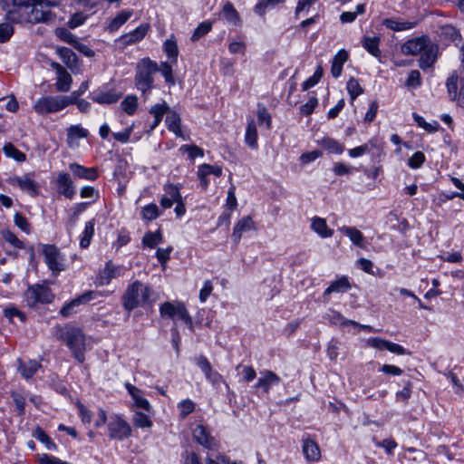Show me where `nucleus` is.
<instances>
[{"label": "nucleus", "mask_w": 464, "mask_h": 464, "mask_svg": "<svg viewBox=\"0 0 464 464\" xmlns=\"http://www.w3.org/2000/svg\"><path fill=\"white\" fill-rule=\"evenodd\" d=\"M425 161V156L421 151H416L409 160L408 165L411 169L420 168Z\"/></svg>", "instance_id": "obj_63"}, {"label": "nucleus", "mask_w": 464, "mask_h": 464, "mask_svg": "<svg viewBox=\"0 0 464 464\" xmlns=\"http://www.w3.org/2000/svg\"><path fill=\"white\" fill-rule=\"evenodd\" d=\"M212 28V23L209 21H204L194 30L192 35H191V41L197 42L201 37L206 35L208 33L211 31Z\"/></svg>", "instance_id": "obj_46"}, {"label": "nucleus", "mask_w": 464, "mask_h": 464, "mask_svg": "<svg viewBox=\"0 0 464 464\" xmlns=\"http://www.w3.org/2000/svg\"><path fill=\"white\" fill-rule=\"evenodd\" d=\"M383 24L387 28L397 32L411 29L415 26V23L395 19H385Z\"/></svg>", "instance_id": "obj_40"}, {"label": "nucleus", "mask_w": 464, "mask_h": 464, "mask_svg": "<svg viewBox=\"0 0 464 464\" xmlns=\"http://www.w3.org/2000/svg\"><path fill=\"white\" fill-rule=\"evenodd\" d=\"M162 74V76L165 78V81L168 83L174 84L175 81L173 78V71L170 64H169L166 62H163L160 63V66L159 67V71Z\"/></svg>", "instance_id": "obj_60"}, {"label": "nucleus", "mask_w": 464, "mask_h": 464, "mask_svg": "<svg viewBox=\"0 0 464 464\" xmlns=\"http://www.w3.org/2000/svg\"><path fill=\"white\" fill-rule=\"evenodd\" d=\"M34 0H11V7L5 17L11 23L23 24V20L30 10Z\"/></svg>", "instance_id": "obj_10"}, {"label": "nucleus", "mask_w": 464, "mask_h": 464, "mask_svg": "<svg viewBox=\"0 0 464 464\" xmlns=\"http://www.w3.org/2000/svg\"><path fill=\"white\" fill-rule=\"evenodd\" d=\"M89 132L80 125H72L67 130V143L70 148L78 147V140L86 138Z\"/></svg>", "instance_id": "obj_21"}, {"label": "nucleus", "mask_w": 464, "mask_h": 464, "mask_svg": "<svg viewBox=\"0 0 464 464\" xmlns=\"http://www.w3.org/2000/svg\"><path fill=\"white\" fill-rule=\"evenodd\" d=\"M213 174L217 177L221 176L222 168L217 165L202 164L198 167V176H208Z\"/></svg>", "instance_id": "obj_49"}, {"label": "nucleus", "mask_w": 464, "mask_h": 464, "mask_svg": "<svg viewBox=\"0 0 464 464\" xmlns=\"http://www.w3.org/2000/svg\"><path fill=\"white\" fill-rule=\"evenodd\" d=\"M311 229L323 238L331 237L334 234L326 223V220L323 218L314 217L311 220Z\"/></svg>", "instance_id": "obj_24"}, {"label": "nucleus", "mask_w": 464, "mask_h": 464, "mask_svg": "<svg viewBox=\"0 0 464 464\" xmlns=\"http://www.w3.org/2000/svg\"><path fill=\"white\" fill-rule=\"evenodd\" d=\"M412 116H413L415 122L418 124V126L424 129L428 132L433 133V132L438 131V130L440 128V124L437 121L429 123L424 120L423 117L420 116L417 113H413Z\"/></svg>", "instance_id": "obj_47"}, {"label": "nucleus", "mask_w": 464, "mask_h": 464, "mask_svg": "<svg viewBox=\"0 0 464 464\" xmlns=\"http://www.w3.org/2000/svg\"><path fill=\"white\" fill-rule=\"evenodd\" d=\"M57 185L60 189V193L68 198H72L75 193L74 187L71 177L68 173H59L57 177Z\"/></svg>", "instance_id": "obj_23"}, {"label": "nucleus", "mask_w": 464, "mask_h": 464, "mask_svg": "<svg viewBox=\"0 0 464 464\" xmlns=\"http://www.w3.org/2000/svg\"><path fill=\"white\" fill-rule=\"evenodd\" d=\"M14 34V27L10 23L0 24V43L9 41Z\"/></svg>", "instance_id": "obj_61"}, {"label": "nucleus", "mask_w": 464, "mask_h": 464, "mask_svg": "<svg viewBox=\"0 0 464 464\" xmlns=\"http://www.w3.org/2000/svg\"><path fill=\"white\" fill-rule=\"evenodd\" d=\"M254 222L250 217H244L236 224L232 238L236 244H238L244 232L254 228Z\"/></svg>", "instance_id": "obj_22"}, {"label": "nucleus", "mask_w": 464, "mask_h": 464, "mask_svg": "<svg viewBox=\"0 0 464 464\" xmlns=\"http://www.w3.org/2000/svg\"><path fill=\"white\" fill-rule=\"evenodd\" d=\"M96 295H97V293H95L93 291H88V292L82 294V295L78 296L77 298L72 300L70 303L65 304L62 307L60 314L63 317H68L75 312L74 308L76 306H79L82 304H85V303L91 301Z\"/></svg>", "instance_id": "obj_14"}, {"label": "nucleus", "mask_w": 464, "mask_h": 464, "mask_svg": "<svg viewBox=\"0 0 464 464\" xmlns=\"http://www.w3.org/2000/svg\"><path fill=\"white\" fill-rule=\"evenodd\" d=\"M132 15V11L122 10L121 11L110 23L109 30L115 31L124 24L129 18Z\"/></svg>", "instance_id": "obj_43"}, {"label": "nucleus", "mask_w": 464, "mask_h": 464, "mask_svg": "<svg viewBox=\"0 0 464 464\" xmlns=\"http://www.w3.org/2000/svg\"><path fill=\"white\" fill-rule=\"evenodd\" d=\"M34 173H26L22 177L14 176L7 179L12 186H17L21 190L26 192L32 197H35L39 193V185L33 179Z\"/></svg>", "instance_id": "obj_11"}, {"label": "nucleus", "mask_w": 464, "mask_h": 464, "mask_svg": "<svg viewBox=\"0 0 464 464\" xmlns=\"http://www.w3.org/2000/svg\"><path fill=\"white\" fill-rule=\"evenodd\" d=\"M74 102L75 98L68 96H44L35 102L34 110L37 114L46 115L60 111Z\"/></svg>", "instance_id": "obj_5"}, {"label": "nucleus", "mask_w": 464, "mask_h": 464, "mask_svg": "<svg viewBox=\"0 0 464 464\" xmlns=\"http://www.w3.org/2000/svg\"><path fill=\"white\" fill-rule=\"evenodd\" d=\"M125 387L129 392L130 395L131 396L133 403L137 408L144 410L145 411L148 412L150 411L151 406L149 401L144 397V393L142 391H140L139 388L133 386L130 383H126Z\"/></svg>", "instance_id": "obj_16"}, {"label": "nucleus", "mask_w": 464, "mask_h": 464, "mask_svg": "<svg viewBox=\"0 0 464 464\" xmlns=\"http://www.w3.org/2000/svg\"><path fill=\"white\" fill-rule=\"evenodd\" d=\"M121 107L126 113L132 115L138 107V99L136 96H128L121 102Z\"/></svg>", "instance_id": "obj_55"}, {"label": "nucleus", "mask_w": 464, "mask_h": 464, "mask_svg": "<svg viewBox=\"0 0 464 464\" xmlns=\"http://www.w3.org/2000/svg\"><path fill=\"white\" fill-rule=\"evenodd\" d=\"M3 238L16 248H24V243L10 230L2 231Z\"/></svg>", "instance_id": "obj_59"}, {"label": "nucleus", "mask_w": 464, "mask_h": 464, "mask_svg": "<svg viewBox=\"0 0 464 464\" xmlns=\"http://www.w3.org/2000/svg\"><path fill=\"white\" fill-rule=\"evenodd\" d=\"M56 53L71 70L78 66L77 55L71 49L59 46L56 48Z\"/></svg>", "instance_id": "obj_26"}, {"label": "nucleus", "mask_w": 464, "mask_h": 464, "mask_svg": "<svg viewBox=\"0 0 464 464\" xmlns=\"http://www.w3.org/2000/svg\"><path fill=\"white\" fill-rule=\"evenodd\" d=\"M109 438L116 440H123L131 435L130 424L120 415H111L108 422Z\"/></svg>", "instance_id": "obj_9"}, {"label": "nucleus", "mask_w": 464, "mask_h": 464, "mask_svg": "<svg viewBox=\"0 0 464 464\" xmlns=\"http://www.w3.org/2000/svg\"><path fill=\"white\" fill-rule=\"evenodd\" d=\"M150 292L151 290L148 285L138 280L134 281L128 285L123 295V307L128 311H131L139 306L144 305L150 301Z\"/></svg>", "instance_id": "obj_3"}, {"label": "nucleus", "mask_w": 464, "mask_h": 464, "mask_svg": "<svg viewBox=\"0 0 464 464\" xmlns=\"http://www.w3.org/2000/svg\"><path fill=\"white\" fill-rule=\"evenodd\" d=\"M121 94L116 93L114 91H97L92 93V99L100 104H112L118 102Z\"/></svg>", "instance_id": "obj_25"}, {"label": "nucleus", "mask_w": 464, "mask_h": 464, "mask_svg": "<svg viewBox=\"0 0 464 464\" xmlns=\"http://www.w3.org/2000/svg\"><path fill=\"white\" fill-rule=\"evenodd\" d=\"M120 275L119 267L113 266L111 262L106 264L105 268L101 272L99 276L100 285H107L112 278H115Z\"/></svg>", "instance_id": "obj_36"}, {"label": "nucleus", "mask_w": 464, "mask_h": 464, "mask_svg": "<svg viewBox=\"0 0 464 464\" xmlns=\"http://www.w3.org/2000/svg\"><path fill=\"white\" fill-rule=\"evenodd\" d=\"M458 75L453 73L450 77L448 78L446 86L448 90V93L450 98L454 101L457 98L458 91Z\"/></svg>", "instance_id": "obj_57"}, {"label": "nucleus", "mask_w": 464, "mask_h": 464, "mask_svg": "<svg viewBox=\"0 0 464 464\" xmlns=\"http://www.w3.org/2000/svg\"><path fill=\"white\" fill-rule=\"evenodd\" d=\"M437 53L438 46L430 42L427 48L423 49L420 53L419 66L423 70L433 66L437 60Z\"/></svg>", "instance_id": "obj_15"}, {"label": "nucleus", "mask_w": 464, "mask_h": 464, "mask_svg": "<svg viewBox=\"0 0 464 464\" xmlns=\"http://www.w3.org/2000/svg\"><path fill=\"white\" fill-rule=\"evenodd\" d=\"M179 151L182 153L187 152L190 160H194L197 157H203L204 155L203 150L196 145H182L179 148Z\"/></svg>", "instance_id": "obj_58"}, {"label": "nucleus", "mask_w": 464, "mask_h": 464, "mask_svg": "<svg viewBox=\"0 0 464 464\" xmlns=\"http://www.w3.org/2000/svg\"><path fill=\"white\" fill-rule=\"evenodd\" d=\"M133 423L139 428H150L152 426V421L150 417L140 411L135 412L133 416Z\"/></svg>", "instance_id": "obj_54"}, {"label": "nucleus", "mask_w": 464, "mask_h": 464, "mask_svg": "<svg viewBox=\"0 0 464 464\" xmlns=\"http://www.w3.org/2000/svg\"><path fill=\"white\" fill-rule=\"evenodd\" d=\"M72 82V76L65 69L56 74L55 88L58 92H68L71 88Z\"/></svg>", "instance_id": "obj_35"}, {"label": "nucleus", "mask_w": 464, "mask_h": 464, "mask_svg": "<svg viewBox=\"0 0 464 464\" xmlns=\"http://www.w3.org/2000/svg\"><path fill=\"white\" fill-rule=\"evenodd\" d=\"M180 121L179 114L169 110L165 120L168 130L172 131L176 136L184 138L180 128Z\"/></svg>", "instance_id": "obj_27"}, {"label": "nucleus", "mask_w": 464, "mask_h": 464, "mask_svg": "<svg viewBox=\"0 0 464 464\" xmlns=\"http://www.w3.org/2000/svg\"><path fill=\"white\" fill-rule=\"evenodd\" d=\"M430 42V38L426 35L410 39L401 46V52L404 55L415 56L420 54L423 49L427 48Z\"/></svg>", "instance_id": "obj_12"}, {"label": "nucleus", "mask_w": 464, "mask_h": 464, "mask_svg": "<svg viewBox=\"0 0 464 464\" xmlns=\"http://www.w3.org/2000/svg\"><path fill=\"white\" fill-rule=\"evenodd\" d=\"M4 153L6 157L13 158L16 161L23 162L25 160L26 156L22 151L18 150L12 143H6L3 148Z\"/></svg>", "instance_id": "obj_44"}, {"label": "nucleus", "mask_w": 464, "mask_h": 464, "mask_svg": "<svg viewBox=\"0 0 464 464\" xmlns=\"http://www.w3.org/2000/svg\"><path fill=\"white\" fill-rule=\"evenodd\" d=\"M280 382V377L271 371H265L261 372V376L258 378L255 388L262 389L264 392H268L269 389L273 385H276Z\"/></svg>", "instance_id": "obj_17"}, {"label": "nucleus", "mask_w": 464, "mask_h": 464, "mask_svg": "<svg viewBox=\"0 0 464 464\" xmlns=\"http://www.w3.org/2000/svg\"><path fill=\"white\" fill-rule=\"evenodd\" d=\"M159 71V65L150 58H143L137 63L135 72V86L145 93L151 89L154 78L153 74Z\"/></svg>", "instance_id": "obj_4"}, {"label": "nucleus", "mask_w": 464, "mask_h": 464, "mask_svg": "<svg viewBox=\"0 0 464 464\" xmlns=\"http://www.w3.org/2000/svg\"><path fill=\"white\" fill-rule=\"evenodd\" d=\"M37 459L40 464H69L68 462L63 461L57 457L45 453L39 454Z\"/></svg>", "instance_id": "obj_64"}, {"label": "nucleus", "mask_w": 464, "mask_h": 464, "mask_svg": "<svg viewBox=\"0 0 464 464\" xmlns=\"http://www.w3.org/2000/svg\"><path fill=\"white\" fill-rule=\"evenodd\" d=\"M180 185L167 184L164 186V194L160 198V203L163 208H170L176 203L180 195Z\"/></svg>", "instance_id": "obj_13"}, {"label": "nucleus", "mask_w": 464, "mask_h": 464, "mask_svg": "<svg viewBox=\"0 0 464 464\" xmlns=\"http://www.w3.org/2000/svg\"><path fill=\"white\" fill-rule=\"evenodd\" d=\"M365 12V5L360 4L356 6L355 12H343L340 15V20L342 23H352L353 22L358 14H362Z\"/></svg>", "instance_id": "obj_50"}, {"label": "nucleus", "mask_w": 464, "mask_h": 464, "mask_svg": "<svg viewBox=\"0 0 464 464\" xmlns=\"http://www.w3.org/2000/svg\"><path fill=\"white\" fill-rule=\"evenodd\" d=\"M339 231L349 237L353 245L359 247L363 246L364 237L362 233L354 227L343 226L339 227Z\"/></svg>", "instance_id": "obj_29"}, {"label": "nucleus", "mask_w": 464, "mask_h": 464, "mask_svg": "<svg viewBox=\"0 0 464 464\" xmlns=\"http://www.w3.org/2000/svg\"><path fill=\"white\" fill-rule=\"evenodd\" d=\"M194 439L201 445L211 449L215 443L203 425H198L193 430Z\"/></svg>", "instance_id": "obj_30"}, {"label": "nucleus", "mask_w": 464, "mask_h": 464, "mask_svg": "<svg viewBox=\"0 0 464 464\" xmlns=\"http://www.w3.org/2000/svg\"><path fill=\"white\" fill-rule=\"evenodd\" d=\"M169 107L165 101H163L160 103H157V104L153 105L150 109V113L154 118L153 123L151 124V127H150L152 130L159 126V124L162 121L164 114H167L169 112Z\"/></svg>", "instance_id": "obj_28"}, {"label": "nucleus", "mask_w": 464, "mask_h": 464, "mask_svg": "<svg viewBox=\"0 0 464 464\" xmlns=\"http://www.w3.org/2000/svg\"><path fill=\"white\" fill-rule=\"evenodd\" d=\"M94 219H91L90 221L85 223L84 230L80 239V246L82 248H87L90 246L92 237L94 235Z\"/></svg>", "instance_id": "obj_39"}, {"label": "nucleus", "mask_w": 464, "mask_h": 464, "mask_svg": "<svg viewBox=\"0 0 464 464\" xmlns=\"http://www.w3.org/2000/svg\"><path fill=\"white\" fill-rule=\"evenodd\" d=\"M351 288V284L347 276H342L337 280L331 283V285L324 290V295H327L332 293H344Z\"/></svg>", "instance_id": "obj_32"}, {"label": "nucleus", "mask_w": 464, "mask_h": 464, "mask_svg": "<svg viewBox=\"0 0 464 464\" xmlns=\"http://www.w3.org/2000/svg\"><path fill=\"white\" fill-rule=\"evenodd\" d=\"M54 337L63 341L69 347L73 357L79 362H83L86 351V338L82 329L73 325H56L53 329Z\"/></svg>", "instance_id": "obj_1"}, {"label": "nucleus", "mask_w": 464, "mask_h": 464, "mask_svg": "<svg viewBox=\"0 0 464 464\" xmlns=\"http://www.w3.org/2000/svg\"><path fill=\"white\" fill-rule=\"evenodd\" d=\"M55 35L62 41L73 46L78 41V37L72 34L68 29L61 27L55 30Z\"/></svg>", "instance_id": "obj_48"}, {"label": "nucleus", "mask_w": 464, "mask_h": 464, "mask_svg": "<svg viewBox=\"0 0 464 464\" xmlns=\"http://www.w3.org/2000/svg\"><path fill=\"white\" fill-rule=\"evenodd\" d=\"M405 85L410 89H416L421 85V76L418 70H411Z\"/></svg>", "instance_id": "obj_56"}, {"label": "nucleus", "mask_w": 464, "mask_h": 464, "mask_svg": "<svg viewBox=\"0 0 464 464\" xmlns=\"http://www.w3.org/2000/svg\"><path fill=\"white\" fill-rule=\"evenodd\" d=\"M161 241H162V235L160 230H158L154 233L149 232V233L145 234V236L142 238V244L145 246H148L150 248L155 247L158 244L161 243Z\"/></svg>", "instance_id": "obj_45"}, {"label": "nucleus", "mask_w": 464, "mask_h": 464, "mask_svg": "<svg viewBox=\"0 0 464 464\" xmlns=\"http://www.w3.org/2000/svg\"><path fill=\"white\" fill-rule=\"evenodd\" d=\"M159 208L155 204H149L141 209V217L144 220L151 221L159 217Z\"/></svg>", "instance_id": "obj_53"}, {"label": "nucleus", "mask_w": 464, "mask_h": 464, "mask_svg": "<svg viewBox=\"0 0 464 464\" xmlns=\"http://www.w3.org/2000/svg\"><path fill=\"white\" fill-rule=\"evenodd\" d=\"M179 409L180 417L184 419L194 411L195 405L192 401L184 400L179 403Z\"/></svg>", "instance_id": "obj_62"}, {"label": "nucleus", "mask_w": 464, "mask_h": 464, "mask_svg": "<svg viewBox=\"0 0 464 464\" xmlns=\"http://www.w3.org/2000/svg\"><path fill=\"white\" fill-rule=\"evenodd\" d=\"M346 88H347L348 93L351 96L352 101H354L363 92L359 82L354 78H351L347 82Z\"/></svg>", "instance_id": "obj_52"}, {"label": "nucleus", "mask_w": 464, "mask_h": 464, "mask_svg": "<svg viewBox=\"0 0 464 464\" xmlns=\"http://www.w3.org/2000/svg\"><path fill=\"white\" fill-rule=\"evenodd\" d=\"M320 145L330 153L341 154L344 150V146L332 138H324Z\"/></svg>", "instance_id": "obj_42"}, {"label": "nucleus", "mask_w": 464, "mask_h": 464, "mask_svg": "<svg viewBox=\"0 0 464 464\" xmlns=\"http://www.w3.org/2000/svg\"><path fill=\"white\" fill-rule=\"evenodd\" d=\"M380 38L377 36H364L362 39V45L363 48L374 57H381V50L379 48Z\"/></svg>", "instance_id": "obj_33"}, {"label": "nucleus", "mask_w": 464, "mask_h": 464, "mask_svg": "<svg viewBox=\"0 0 464 464\" xmlns=\"http://www.w3.org/2000/svg\"><path fill=\"white\" fill-rule=\"evenodd\" d=\"M148 30L149 25L142 24L140 26H138L135 30L121 36L119 41L121 42L124 45L135 44L144 38V36L148 33Z\"/></svg>", "instance_id": "obj_19"}, {"label": "nucleus", "mask_w": 464, "mask_h": 464, "mask_svg": "<svg viewBox=\"0 0 464 464\" xmlns=\"http://www.w3.org/2000/svg\"><path fill=\"white\" fill-rule=\"evenodd\" d=\"M163 47L168 57L171 59L173 63H176L179 55V49L175 37L172 35L170 38L167 39Z\"/></svg>", "instance_id": "obj_41"}, {"label": "nucleus", "mask_w": 464, "mask_h": 464, "mask_svg": "<svg viewBox=\"0 0 464 464\" xmlns=\"http://www.w3.org/2000/svg\"><path fill=\"white\" fill-rule=\"evenodd\" d=\"M160 313L162 317H167L176 321L181 320L190 329L193 328L192 318L189 315L185 304L181 302H165L160 307Z\"/></svg>", "instance_id": "obj_6"}, {"label": "nucleus", "mask_w": 464, "mask_h": 464, "mask_svg": "<svg viewBox=\"0 0 464 464\" xmlns=\"http://www.w3.org/2000/svg\"><path fill=\"white\" fill-rule=\"evenodd\" d=\"M303 453L308 461H318L321 459L318 444L309 438L303 439Z\"/></svg>", "instance_id": "obj_18"}, {"label": "nucleus", "mask_w": 464, "mask_h": 464, "mask_svg": "<svg viewBox=\"0 0 464 464\" xmlns=\"http://www.w3.org/2000/svg\"><path fill=\"white\" fill-rule=\"evenodd\" d=\"M53 295L49 287L34 285L24 292V301L30 307H35L38 304H49L53 301Z\"/></svg>", "instance_id": "obj_8"}, {"label": "nucleus", "mask_w": 464, "mask_h": 464, "mask_svg": "<svg viewBox=\"0 0 464 464\" xmlns=\"http://www.w3.org/2000/svg\"><path fill=\"white\" fill-rule=\"evenodd\" d=\"M43 255L45 264L53 275H58L65 269L66 265L63 255L54 245H44Z\"/></svg>", "instance_id": "obj_7"}, {"label": "nucleus", "mask_w": 464, "mask_h": 464, "mask_svg": "<svg viewBox=\"0 0 464 464\" xmlns=\"http://www.w3.org/2000/svg\"><path fill=\"white\" fill-rule=\"evenodd\" d=\"M40 363L34 360L27 362L19 361V372L24 378H31L39 369Z\"/></svg>", "instance_id": "obj_37"}, {"label": "nucleus", "mask_w": 464, "mask_h": 464, "mask_svg": "<svg viewBox=\"0 0 464 464\" xmlns=\"http://www.w3.org/2000/svg\"><path fill=\"white\" fill-rule=\"evenodd\" d=\"M245 141L250 148L256 149V147H257V130H256V125L253 120H251L247 123L246 134H245Z\"/></svg>", "instance_id": "obj_38"}, {"label": "nucleus", "mask_w": 464, "mask_h": 464, "mask_svg": "<svg viewBox=\"0 0 464 464\" xmlns=\"http://www.w3.org/2000/svg\"><path fill=\"white\" fill-rule=\"evenodd\" d=\"M348 59V53L345 50H340L333 59L331 73L334 78H338L343 71V65Z\"/></svg>", "instance_id": "obj_31"}, {"label": "nucleus", "mask_w": 464, "mask_h": 464, "mask_svg": "<svg viewBox=\"0 0 464 464\" xmlns=\"http://www.w3.org/2000/svg\"><path fill=\"white\" fill-rule=\"evenodd\" d=\"M284 2L285 0H260L255 6V13L258 15H264L267 8Z\"/></svg>", "instance_id": "obj_51"}, {"label": "nucleus", "mask_w": 464, "mask_h": 464, "mask_svg": "<svg viewBox=\"0 0 464 464\" xmlns=\"http://www.w3.org/2000/svg\"><path fill=\"white\" fill-rule=\"evenodd\" d=\"M58 5L59 2L53 0H34L23 20V24H49L55 18L51 8Z\"/></svg>", "instance_id": "obj_2"}, {"label": "nucleus", "mask_w": 464, "mask_h": 464, "mask_svg": "<svg viewBox=\"0 0 464 464\" xmlns=\"http://www.w3.org/2000/svg\"><path fill=\"white\" fill-rule=\"evenodd\" d=\"M221 15L227 20V23L233 25L240 24V17L237 11L235 9L230 2H227L221 11Z\"/></svg>", "instance_id": "obj_34"}, {"label": "nucleus", "mask_w": 464, "mask_h": 464, "mask_svg": "<svg viewBox=\"0 0 464 464\" xmlns=\"http://www.w3.org/2000/svg\"><path fill=\"white\" fill-rule=\"evenodd\" d=\"M69 169L72 174L79 179L95 180L98 178L97 169L95 168H85L78 163H71Z\"/></svg>", "instance_id": "obj_20"}]
</instances>
